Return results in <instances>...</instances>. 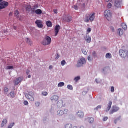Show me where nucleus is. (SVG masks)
Returning <instances> with one entry per match:
<instances>
[{
    "label": "nucleus",
    "instance_id": "9b49d317",
    "mask_svg": "<svg viewBox=\"0 0 128 128\" xmlns=\"http://www.w3.org/2000/svg\"><path fill=\"white\" fill-rule=\"evenodd\" d=\"M120 4H122V0H116L115 1V7L118 8L120 7Z\"/></svg>",
    "mask_w": 128,
    "mask_h": 128
},
{
    "label": "nucleus",
    "instance_id": "423d86ee",
    "mask_svg": "<svg viewBox=\"0 0 128 128\" xmlns=\"http://www.w3.org/2000/svg\"><path fill=\"white\" fill-rule=\"evenodd\" d=\"M119 54L121 58H126V56H128V51H126V50H120Z\"/></svg>",
    "mask_w": 128,
    "mask_h": 128
},
{
    "label": "nucleus",
    "instance_id": "f3484780",
    "mask_svg": "<svg viewBox=\"0 0 128 128\" xmlns=\"http://www.w3.org/2000/svg\"><path fill=\"white\" fill-rule=\"evenodd\" d=\"M64 112L62 110H58L57 112V115L58 116H64Z\"/></svg>",
    "mask_w": 128,
    "mask_h": 128
},
{
    "label": "nucleus",
    "instance_id": "a211bd4d",
    "mask_svg": "<svg viewBox=\"0 0 128 128\" xmlns=\"http://www.w3.org/2000/svg\"><path fill=\"white\" fill-rule=\"evenodd\" d=\"M26 42L29 44V46H32V40L28 38H26Z\"/></svg>",
    "mask_w": 128,
    "mask_h": 128
},
{
    "label": "nucleus",
    "instance_id": "603ef678",
    "mask_svg": "<svg viewBox=\"0 0 128 128\" xmlns=\"http://www.w3.org/2000/svg\"><path fill=\"white\" fill-rule=\"evenodd\" d=\"M31 12H32V14H34V12H36V10H34V8H31Z\"/></svg>",
    "mask_w": 128,
    "mask_h": 128
},
{
    "label": "nucleus",
    "instance_id": "1a4fd4ad",
    "mask_svg": "<svg viewBox=\"0 0 128 128\" xmlns=\"http://www.w3.org/2000/svg\"><path fill=\"white\" fill-rule=\"evenodd\" d=\"M38 28H44V25L42 24V20H37L36 22Z\"/></svg>",
    "mask_w": 128,
    "mask_h": 128
},
{
    "label": "nucleus",
    "instance_id": "680f3d73",
    "mask_svg": "<svg viewBox=\"0 0 128 128\" xmlns=\"http://www.w3.org/2000/svg\"><path fill=\"white\" fill-rule=\"evenodd\" d=\"M49 68H50V70H52V66H50V67H49Z\"/></svg>",
    "mask_w": 128,
    "mask_h": 128
},
{
    "label": "nucleus",
    "instance_id": "aec40b11",
    "mask_svg": "<svg viewBox=\"0 0 128 128\" xmlns=\"http://www.w3.org/2000/svg\"><path fill=\"white\" fill-rule=\"evenodd\" d=\"M46 24L48 28H52V23L50 21L46 22Z\"/></svg>",
    "mask_w": 128,
    "mask_h": 128
},
{
    "label": "nucleus",
    "instance_id": "412c9836",
    "mask_svg": "<svg viewBox=\"0 0 128 128\" xmlns=\"http://www.w3.org/2000/svg\"><path fill=\"white\" fill-rule=\"evenodd\" d=\"M88 120L90 124H94V118H88Z\"/></svg>",
    "mask_w": 128,
    "mask_h": 128
},
{
    "label": "nucleus",
    "instance_id": "338daca9",
    "mask_svg": "<svg viewBox=\"0 0 128 128\" xmlns=\"http://www.w3.org/2000/svg\"><path fill=\"white\" fill-rule=\"evenodd\" d=\"M14 30H16V27L14 26Z\"/></svg>",
    "mask_w": 128,
    "mask_h": 128
},
{
    "label": "nucleus",
    "instance_id": "c9c22d12",
    "mask_svg": "<svg viewBox=\"0 0 128 128\" xmlns=\"http://www.w3.org/2000/svg\"><path fill=\"white\" fill-rule=\"evenodd\" d=\"M68 90H74V88L72 87V85H68Z\"/></svg>",
    "mask_w": 128,
    "mask_h": 128
},
{
    "label": "nucleus",
    "instance_id": "f8f14e48",
    "mask_svg": "<svg viewBox=\"0 0 128 128\" xmlns=\"http://www.w3.org/2000/svg\"><path fill=\"white\" fill-rule=\"evenodd\" d=\"M60 25L56 26L55 28V36H56L60 32Z\"/></svg>",
    "mask_w": 128,
    "mask_h": 128
},
{
    "label": "nucleus",
    "instance_id": "7ed1b4c3",
    "mask_svg": "<svg viewBox=\"0 0 128 128\" xmlns=\"http://www.w3.org/2000/svg\"><path fill=\"white\" fill-rule=\"evenodd\" d=\"M105 18L110 22L112 20V14L110 10H106L104 12Z\"/></svg>",
    "mask_w": 128,
    "mask_h": 128
},
{
    "label": "nucleus",
    "instance_id": "2eb2a0df",
    "mask_svg": "<svg viewBox=\"0 0 128 128\" xmlns=\"http://www.w3.org/2000/svg\"><path fill=\"white\" fill-rule=\"evenodd\" d=\"M63 106H64V102H62V100H60L59 102H58L57 103L58 108H62Z\"/></svg>",
    "mask_w": 128,
    "mask_h": 128
},
{
    "label": "nucleus",
    "instance_id": "49530a36",
    "mask_svg": "<svg viewBox=\"0 0 128 128\" xmlns=\"http://www.w3.org/2000/svg\"><path fill=\"white\" fill-rule=\"evenodd\" d=\"M108 120V117H104L103 119L104 122H106Z\"/></svg>",
    "mask_w": 128,
    "mask_h": 128
},
{
    "label": "nucleus",
    "instance_id": "09e8293b",
    "mask_svg": "<svg viewBox=\"0 0 128 128\" xmlns=\"http://www.w3.org/2000/svg\"><path fill=\"white\" fill-rule=\"evenodd\" d=\"M24 106H28V101H24Z\"/></svg>",
    "mask_w": 128,
    "mask_h": 128
},
{
    "label": "nucleus",
    "instance_id": "c85d7f7f",
    "mask_svg": "<svg viewBox=\"0 0 128 128\" xmlns=\"http://www.w3.org/2000/svg\"><path fill=\"white\" fill-rule=\"evenodd\" d=\"M26 10L28 12H30V10H32V6H26Z\"/></svg>",
    "mask_w": 128,
    "mask_h": 128
},
{
    "label": "nucleus",
    "instance_id": "bb28decb",
    "mask_svg": "<svg viewBox=\"0 0 128 128\" xmlns=\"http://www.w3.org/2000/svg\"><path fill=\"white\" fill-rule=\"evenodd\" d=\"M106 58L110 59L112 58V54L108 53L106 54Z\"/></svg>",
    "mask_w": 128,
    "mask_h": 128
},
{
    "label": "nucleus",
    "instance_id": "20e7f679",
    "mask_svg": "<svg viewBox=\"0 0 128 128\" xmlns=\"http://www.w3.org/2000/svg\"><path fill=\"white\" fill-rule=\"evenodd\" d=\"M34 92H30L28 94H26V96L28 100H30V102H34Z\"/></svg>",
    "mask_w": 128,
    "mask_h": 128
},
{
    "label": "nucleus",
    "instance_id": "4468645a",
    "mask_svg": "<svg viewBox=\"0 0 128 128\" xmlns=\"http://www.w3.org/2000/svg\"><path fill=\"white\" fill-rule=\"evenodd\" d=\"M77 116H78V118H82L84 116V113L82 111H79L77 113Z\"/></svg>",
    "mask_w": 128,
    "mask_h": 128
},
{
    "label": "nucleus",
    "instance_id": "dca6fc26",
    "mask_svg": "<svg viewBox=\"0 0 128 128\" xmlns=\"http://www.w3.org/2000/svg\"><path fill=\"white\" fill-rule=\"evenodd\" d=\"M85 40L88 44H90L92 42V38H90V36H86L85 38Z\"/></svg>",
    "mask_w": 128,
    "mask_h": 128
},
{
    "label": "nucleus",
    "instance_id": "ea45409f",
    "mask_svg": "<svg viewBox=\"0 0 128 128\" xmlns=\"http://www.w3.org/2000/svg\"><path fill=\"white\" fill-rule=\"evenodd\" d=\"M8 88H4V93L5 94H7V92H8Z\"/></svg>",
    "mask_w": 128,
    "mask_h": 128
},
{
    "label": "nucleus",
    "instance_id": "c756f323",
    "mask_svg": "<svg viewBox=\"0 0 128 128\" xmlns=\"http://www.w3.org/2000/svg\"><path fill=\"white\" fill-rule=\"evenodd\" d=\"M64 86V83L62 82L59 83L58 84V88H62V86Z\"/></svg>",
    "mask_w": 128,
    "mask_h": 128
},
{
    "label": "nucleus",
    "instance_id": "9d476101",
    "mask_svg": "<svg viewBox=\"0 0 128 128\" xmlns=\"http://www.w3.org/2000/svg\"><path fill=\"white\" fill-rule=\"evenodd\" d=\"M24 80L23 77H20L19 78H16L14 81L15 86H18L20 82H22Z\"/></svg>",
    "mask_w": 128,
    "mask_h": 128
},
{
    "label": "nucleus",
    "instance_id": "5fc2aeb1",
    "mask_svg": "<svg viewBox=\"0 0 128 128\" xmlns=\"http://www.w3.org/2000/svg\"><path fill=\"white\" fill-rule=\"evenodd\" d=\"M40 104L39 102H36V106H40Z\"/></svg>",
    "mask_w": 128,
    "mask_h": 128
},
{
    "label": "nucleus",
    "instance_id": "a19ab883",
    "mask_svg": "<svg viewBox=\"0 0 128 128\" xmlns=\"http://www.w3.org/2000/svg\"><path fill=\"white\" fill-rule=\"evenodd\" d=\"M100 108H102V106H99L96 108L94 110H100Z\"/></svg>",
    "mask_w": 128,
    "mask_h": 128
},
{
    "label": "nucleus",
    "instance_id": "bf43d9fd",
    "mask_svg": "<svg viewBox=\"0 0 128 128\" xmlns=\"http://www.w3.org/2000/svg\"><path fill=\"white\" fill-rule=\"evenodd\" d=\"M9 16H12V12H10V14H9Z\"/></svg>",
    "mask_w": 128,
    "mask_h": 128
},
{
    "label": "nucleus",
    "instance_id": "864d4df0",
    "mask_svg": "<svg viewBox=\"0 0 128 128\" xmlns=\"http://www.w3.org/2000/svg\"><path fill=\"white\" fill-rule=\"evenodd\" d=\"M29 74H30V70H28L27 71H26V74L28 76Z\"/></svg>",
    "mask_w": 128,
    "mask_h": 128
},
{
    "label": "nucleus",
    "instance_id": "a878e982",
    "mask_svg": "<svg viewBox=\"0 0 128 128\" xmlns=\"http://www.w3.org/2000/svg\"><path fill=\"white\" fill-rule=\"evenodd\" d=\"M6 70H14V66H7L6 67Z\"/></svg>",
    "mask_w": 128,
    "mask_h": 128
},
{
    "label": "nucleus",
    "instance_id": "b1692460",
    "mask_svg": "<svg viewBox=\"0 0 128 128\" xmlns=\"http://www.w3.org/2000/svg\"><path fill=\"white\" fill-rule=\"evenodd\" d=\"M8 124V120L6 119L3 120L1 125V128H4V124Z\"/></svg>",
    "mask_w": 128,
    "mask_h": 128
},
{
    "label": "nucleus",
    "instance_id": "774afa93",
    "mask_svg": "<svg viewBox=\"0 0 128 128\" xmlns=\"http://www.w3.org/2000/svg\"><path fill=\"white\" fill-rule=\"evenodd\" d=\"M73 128H78V126H74L73 127Z\"/></svg>",
    "mask_w": 128,
    "mask_h": 128
},
{
    "label": "nucleus",
    "instance_id": "8fccbe9b",
    "mask_svg": "<svg viewBox=\"0 0 128 128\" xmlns=\"http://www.w3.org/2000/svg\"><path fill=\"white\" fill-rule=\"evenodd\" d=\"M88 32V34L92 32V28H88V30H87Z\"/></svg>",
    "mask_w": 128,
    "mask_h": 128
},
{
    "label": "nucleus",
    "instance_id": "6ab92c4d",
    "mask_svg": "<svg viewBox=\"0 0 128 128\" xmlns=\"http://www.w3.org/2000/svg\"><path fill=\"white\" fill-rule=\"evenodd\" d=\"M51 100H55V102H58V96H54L51 98Z\"/></svg>",
    "mask_w": 128,
    "mask_h": 128
},
{
    "label": "nucleus",
    "instance_id": "39448f33",
    "mask_svg": "<svg viewBox=\"0 0 128 128\" xmlns=\"http://www.w3.org/2000/svg\"><path fill=\"white\" fill-rule=\"evenodd\" d=\"M86 58H82L79 61H78L77 66L78 68H81V66H82L84 64H86Z\"/></svg>",
    "mask_w": 128,
    "mask_h": 128
},
{
    "label": "nucleus",
    "instance_id": "de8ad7c7",
    "mask_svg": "<svg viewBox=\"0 0 128 128\" xmlns=\"http://www.w3.org/2000/svg\"><path fill=\"white\" fill-rule=\"evenodd\" d=\"M92 56H94V58H96V52H94L92 53Z\"/></svg>",
    "mask_w": 128,
    "mask_h": 128
},
{
    "label": "nucleus",
    "instance_id": "a18cd8bd",
    "mask_svg": "<svg viewBox=\"0 0 128 128\" xmlns=\"http://www.w3.org/2000/svg\"><path fill=\"white\" fill-rule=\"evenodd\" d=\"M111 92H114V87L112 86L111 88Z\"/></svg>",
    "mask_w": 128,
    "mask_h": 128
},
{
    "label": "nucleus",
    "instance_id": "13d9d810",
    "mask_svg": "<svg viewBox=\"0 0 128 128\" xmlns=\"http://www.w3.org/2000/svg\"><path fill=\"white\" fill-rule=\"evenodd\" d=\"M56 58V60H58L60 58V55L58 54H57Z\"/></svg>",
    "mask_w": 128,
    "mask_h": 128
},
{
    "label": "nucleus",
    "instance_id": "4c0bfd02",
    "mask_svg": "<svg viewBox=\"0 0 128 128\" xmlns=\"http://www.w3.org/2000/svg\"><path fill=\"white\" fill-rule=\"evenodd\" d=\"M66 60H63L62 62V66H66Z\"/></svg>",
    "mask_w": 128,
    "mask_h": 128
},
{
    "label": "nucleus",
    "instance_id": "6e6d98bb",
    "mask_svg": "<svg viewBox=\"0 0 128 128\" xmlns=\"http://www.w3.org/2000/svg\"><path fill=\"white\" fill-rule=\"evenodd\" d=\"M54 12L56 14H58V10H54Z\"/></svg>",
    "mask_w": 128,
    "mask_h": 128
},
{
    "label": "nucleus",
    "instance_id": "0e129e2a",
    "mask_svg": "<svg viewBox=\"0 0 128 128\" xmlns=\"http://www.w3.org/2000/svg\"><path fill=\"white\" fill-rule=\"evenodd\" d=\"M79 128H84V126H80Z\"/></svg>",
    "mask_w": 128,
    "mask_h": 128
},
{
    "label": "nucleus",
    "instance_id": "f257e3e1",
    "mask_svg": "<svg viewBox=\"0 0 128 128\" xmlns=\"http://www.w3.org/2000/svg\"><path fill=\"white\" fill-rule=\"evenodd\" d=\"M96 20V13L92 14H88L85 16V18H84V22H92Z\"/></svg>",
    "mask_w": 128,
    "mask_h": 128
},
{
    "label": "nucleus",
    "instance_id": "393cba45",
    "mask_svg": "<svg viewBox=\"0 0 128 128\" xmlns=\"http://www.w3.org/2000/svg\"><path fill=\"white\" fill-rule=\"evenodd\" d=\"M122 28H123V30H128V26L126 25V23H124L122 24Z\"/></svg>",
    "mask_w": 128,
    "mask_h": 128
},
{
    "label": "nucleus",
    "instance_id": "2f4dec72",
    "mask_svg": "<svg viewBox=\"0 0 128 128\" xmlns=\"http://www.w3.org/2000/svg\"><path fill=\"white\" fill-rule=\"evenodd\" d=\"M65 128H72V124H66L65 126Z\"/></svg>",
    "mask_w": 128,
    "mask_h": 128
},
{
    "label": "nucleus",
    "instance_id": "ddd939ff",
    "mask_svg": "<svg viewBox=\"0 0 128 128\" xmlns=\"http://www.w3.org/2000/svg\"><path fill=\"white\" fill-rule=\"evenodd\" d=\"M112 102H110L108 104L107 106V108L106 109V112H110V108H112Z\"/></svg>",
    "mask_w": 128,
    "mask_h": 128
},
{
    "label": "nucleus",
    "instance_id": "052dcab7",
    "mask_svg": "<svg viewBox=\"0 0 128 128\" xmlns=\"http://www.w3.org/2000/svg\"><path fill=\"white\" fill-rule=\"evenodd\" d=\"M111 29L112 30V32H114V27H112Z\"/></svg>",
    "mask_w": 128,
    "mask_h": 128
},
{
    "label": "nucleus",
    "instance_id": "0eeeda50",
    "mask_svg": "<svg viewBox=\"0 0 128 128\" xmlns=\"http://www.w3.org/2000/svg\"><path fill=\"white\" fill-rule=\"evenodd\" d=\"M120 110V108L116 106H113L112 108V109L110 112V114H114V112H118Z\"/></svg>",
    "mask_w": 128,
    "mask_h": 128
},
{
    "label": "nucleus",
    "instance_id": "79ce46f5",
    "mask_svg": "<svg viewBox=\"0 0 128 128\" xmlns=\"http://www.w3.org/2000/svg\"><path fill=\"white\" fill-rule=\"evenodd\" d=\"M48 94L47 92H43L42 93V96H48Z\"/></svg>",
    "mask_w": 128,
    "mask_h": 128
},
{
    "label": "nucleus",
    "instance_id": "473e14b6",
    "mask_svg": "<svg viewBox=\"0 0 128 128\" xmlns=\"http://www.w3.org/2000/svg\"><path fill=\"white\" fill-rule=\"evenodd\" d=\"M10 96L12 98H15L16 96V93H14V92H11L10 93Z\"/></svg>",
    "mask_w": 128,
    "mask_h": 128
},
{
    "label": "nucleus",
    "instance_id": "6e6552de",
    "mask_svg": "<svg viewBox=\"0 0 128 128\" xmlns=\"http://www.w3.org/2000/svg\"><path fill=\"white\" fill-rule=\"evenodd\" d=\"M8 6V2H4L0 4V10H4Z\"/></svg>",
    "mask_w": 128,
    "mask_h": 128
},
{
    "label": "nucleus",
    "instance_id": "f03ea898",
    "mask_svg": "<svg viewBox=\"0 0 128 128\" xmlns=\"http://www.w3.org/2000/svg\"><path fill=\"white\" fill-rule=\"evenodd\" d=\"M52 44V38L49 36H46L44 40L42 42L43 46H50Z\"/></svg>",
    "mask_w": 128,
    "mask_h": 128
},
{
    "label": "nucleus",
    "instance_id": "4be33fe9",
    "mask_svg": "<svg viewBox=\"0 0 128 128\" xmlns=\"http://www.w3.org/2000/svg\"><path fill=\"white\" fill-rule=\"evenodd\" d=\"M118 34L119 36H123L124 34V30L120 28L118 30Z\"/></svg>",
    "mask_w": 128,
    "mask_h": 128
},
{
    "label": "nucleus",
    "instance_id": "5701e85b",
    "mask_svg": "<svg viewBox=\"0 0 128 128\" xmlns=\"http://www.w3.org/2000/svg\"><path fill=\"white\" fill-rule=\"evenodd\" d=\"M35 14L38 15L42 14V11L40 9H38L35 11Z\"/></svg>",
    "mask_w": 128,
    "mask_h": 128
},
{
    "label": "nucleus",
    "instance_id": "7c9ffc66",
    "mask_svg": "<svg viewBox=\"0 0 128 128\" xmlns=\"http://www.w3.org/2000/svg\"><path fill=\"white\" fill-rule=\"evenodd\" d=\"M121 118H122V117L120 116V117L118 118L117 119L115 120H114V122L115 124H118V120H120Z\"/></svg>",
    "mask_w": 128,
    "mask_h": 128
},
{
    "label": "nucleus",
    "instance_id": "4d7b16f0",
    "mask_svg": "<svg viewBox=\"0 0 128 128\" xmlns=\"http://www.w3.org/2000/svg\"><path fill=\"white\" fill-rule=\"evenodd\" d=\"M83 54L85 56H86V54H88V52H86V50H84V51H83Z\"/></svg>",
    "mask_w": 128,
    "mask_h": 128
},
{
    "label": "nucleus",
    "instance_id": "f704fd0d",
    "mask_svg": "<svg viewBox=\"0 0 128 128\" xmlns=\"http://www.w3.org/2000/svg\"><path fill=\"white\" fill-rule=\"evenodd\" d=\"M14 14L16 18H18V15L20 14V12H18V10H16L14 12Z\"/></svg>",
    "mask_w": 128,
    "mask_h": 128
},
{
    "label": "nucleus",
    "instance_id": "e2e57ef3",
    "mask_svg": "<svg viewBox=\"0 0 128 128\" xmlns=\"http://www.w3.org/2000/svg\"><path fill=\"white\" fill-rule=\"evenodd\" d=\"M105 1H106V2H110V0H105Z\"/></svg>",
    "mask_w": 128,
    "mask_h": 128
},
{
    "label": "nucleus",
    "instance_id": "cd10ccee",
    "mask_svg": "<svg viewBox=\"0 0 128 128\" xmlns=\"http://www.w3.org/2000/svg\"><path fill=\"white\" fill-rule=\"evenodd\" d=\"M39 6H38V4H35L34 6V8H33L34 12V10H38V8Z\"/></svg>",
    "mask_w": 128,
    "mask_h": 128
},
{
    "label": "nucleus",
    "instance_id": "e433bc0d",
    "mask_svg": "<svg viewBox=\"0 0 128 128\" xmlns=\"http://www.w3.org/2000/svg\"><path fill=\"white\" fill-rule=\"evenodd\" d=\"M107 8L108 9L112 8V3H109L107 6Z\"/></svg>",
    "mask_w": 128,
    "mask_h": 128
},
{
    "label": "nucleus",
    "instance_id": "37998d69",
    "mask_svg": "<svg viewBox=\"0 0 128 128\" xmlns=\"http://www.w3.org/2000/svg\"><path fill=\"white\" fill-rule=\"evenodd\" d=\"M72 8H74L76 10H78V7L77 6H74Z\"/></svg>",
    "mask_w": 128,
    "mask_h": 128
},
{
    "label": "nucleus",
    "instance_id": "c03bdc74",
    "mask_svg": "<svg viewBox=\"0 0 128 128\" xmlns=\"http://www.w3.org/2000/svg\"><path fill=\"white\" fill-rule=\"evenodd\" d=\"M14 126V123L10 124V125L8 126V128H12V126Z\"/></svg>",
    "mask_w": 128,
    "mask_h": 128
},
{
    "label": "nucleus",
    "instance_id": "72a5a7b5",
    "mask_svg": "<svg viewBox=\"0 0 128 128\" xmlns=\"http://www.w3.org/2000/svg\"><path fill=\"white\" fill-rule=\"evenodd\" d=\"M80 80V76H78L75 78L74 79V80H75L76 82H78V80Z\"/></svg>",
    "mask_w": 128,
    "mask_h": 128
},
{
    "label": "nucleus",
    "instance_id": "69168bd1",
    "mask_svg": "<svg viewBox=\"0 0 128 128\" xmlns=\"http://www.w3.org/2000/svg\"><path fill=\"white\" fill-rule=\"evenodd\" d=\"M32 78V76L30 75H29L28 76V78Z\"/></svg>",
    "mask_w": 128,
    "mask_h": 128
},
{
    "label": "nucleus",
    "instance_id": "58836bf2",
    "mask_svg": "<svg viewBox=\"0 0 128 128\" xmlns=\"http://www.w3.org/2000/svg\"><path fill=\"white\" fill-rule=\"evenodd\" d=\"M64 114H68V109H65L64 110Z\"/></svg>",
    "mask_w": 128,
    "mask_h": 128
},
{
    "label": "nucleus",
    "instance_id": "3c124183",
    "mask_svg": "<svg viewBox=\"0 0 128 128\" xmlns=\"http://www.w3.org/2000/svg\"><path fill=\"white\" fill-rule=\"evenodd\" d=\"M88 60H89V62H92V57H90V56H88Z\"/></svg>",
    "mask_w": 128,
    "mask_h": 128
}]
</instances>
